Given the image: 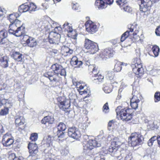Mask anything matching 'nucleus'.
I'll list each match as a JSON object with an SVG mask.
<instances>
[{
	"instance_id": "obj_7",
	"label": "nucleus",
	"mask_w": 160,
	"mask_h": 160,
	"mask_svg": "<svg viewBox=\"0 0 160 160\" xmlns=\"http://www.w3.org/2000/svg\"><path fill=\"white\" fill-rule=\"evenodd\" d=\"M57 26L56 22L53 21L51 20L49 22L45 21L39 24L38 29L40 31L43 30L48 31L51 28H54V29Z\"/></svg>"
},
{
	"instance_id": "obj_53",
	"label": "nucleus",
	"mask_w": 160,
	"mask_h": 160,
	"mask_svg": "<svg viewBox=\"0 0 160 160\" xmlns=\"http://www.w3.org/2000/svg\"><path fill=\"white\" fill-rule=\"evenodd\" d=\"M147 126L149 130L152 129L154 127V125H153V122H149Z\"/></svg>"
},
{
	"instance_id": "obj_19",
	"label": "nucleus",
	"mask_w": 160,
	"mask_h": 160,
	"mask_svg": "<svg viewBox=\"0 0 160 160\" xmlns=\"http://www.w3.org/2000/svg\"><path fill=\"white\" fill-rule=\"evenodd\" d=\"M66 128V126L65 124L60 122L58 126V131L57 135L59 138H62L64 137V133L63 132Z\"/></svg>"
},
{
	"instance_id": "obj_31",
	"label": "nucleus",
	"mask_w": 160,
	"mask_h": 160,
	"mask_svg": "<svg viewBox=\"0 0 160 160\" xmlns=\"http://www.w3.org/2000/svg\"><path fill=\"white\" fill-rule=\"evenodd\" d=\"M104 78V77L101 74L98 73L97 75L94 77L93 81L94 82L99 84V82H101Z\"/></svg>"
},
{
	"instance_id": "obj_16",
	"label": "nucleus",
	"mask_w": 160,
	"mask_h": 160,
	"mask_svg": "<svg viewBox=\"0 0 160 160\" xmlns=\"http://www.w3.org/2000/svg\"><path fill=\"white\" fill-rule=\"evenodd\" d=\"M61 35L60 34L50 32L48 36L49 42L50 43L58 44L60 41Z\"/></svg>"
},
{
	"instance_id": "obj_44",
	"label": "nucleus",
	"mask_w": 160,
	"mask_h": 160,
	"mask_svg": "<svg viewBox=\"0 0 160 160\" xmlns=\"http://www.w3.org/2000/svg\"><path fill=\"white\" fill-rule=\"evenodd\" d=\"M8 113V108H5L2 109L0 112V115L1 116L6 115Z\"/></svg>"
},
{
	"instance_id": "obj_26",
	"label": "nucleus",
	"mask_w": 160,
	"mask_h": 160,
	"mask_svg": "<svg viewBox=\"0 0 160 160\" xmlns=\"http://www.w3.org/2000/svg\"><path fill=\"white\" fill-rule=\"evenodd\" d=\"M54 118L52 116H47L44 117L42 120L41 122L42 124H45L48 123L49 124H52L53 123Z\"/></svg>"
},
{
	"instance_id": "obj_18",
	"label": "nucleus",
	"mask_w": 160,
	"mask_h": 160,
	"mask_svg": "<svg viewBox=\"0 0 160 160\" xmlns=\"http://www.w3.org/2000/svg\"><path fill=\"white\" fill-rule=\"evenodd\" d=\"M22 25H23V24L21 23V21L18 19L15 20L14 22L9 25L8 30L9 33L13 32L14 30Z\"/></svg>"
},
{
	"instance_id": "obj_41",
	"label": "nucleus",
	"mask_w": 160,
	"mask_h": 160,
	"mask_svg": "<svg viewBox=\"0 0 160 160\" xmlns=\"http://www.w3.org/2000/svg\"><path fill=\"white\" fill-rule=\"evenodd\" d=\"M28 6L29 8V11H32L36 10V6L34 3L32 2L30 3Z\"/></svg>"
},
{
	"instance_id": "obj_14",
	"label": "nucleus",
	"mask_w": 160,
	"mask_h": 160,
	"mask_svg": "<svg viewBox=\"0 0 160 160\" xmlns=\"http://www.w3.org/2000/svg\"><path fill=\"white\" fill-rule=\"evenodd\" d=\"M140 1V5L141 10L143 12H146L150 10L152 5L151 0H139Z\"/></svg>"
},
{
	"instance_id": "obj_2",
	"label": "nucleus",
	"mask_w": 160,
	"mask_h": 160,
	"mask_svg": "<svg viewBox=\"0 0 160 160\" xmlns=\"http://www.w3.org/2000/svg\"><path fill=\"white\" fill-rule=\"evenodd\" d=\"M117 117L120 118L123 121H128L132 118V110L129 108H123L119 106L116 109Z\"/></svg>"
},
{
	"instance_id": "obj_47",
	"label": "nucleus",
	"mask_w": 160,
	"mask_h": 160,
	"mask_svg": "<svg viewBox=\"0 0 160 160\" xmlns=\"http://www.w3.org/2000/svg\"><path fill=\"white\" fill-rule=\"evenodd\" d=\"M123 10L126 12H130L132 11V8L129 6L127 5L122 7Z\"/></svg>"
},
{
	"instance_id": "obj_49",
	"label": "nucleus",
	"mask_w": 160,
	"mask_h": 160,
	"mask_svg": "<svg viewBox=\"0 0 160 160\" xmlns=\"http://www.w3.org/2000/svg\"><path fill=\"white\" fill-rule=\"evenodd\" d=\"M62 30V28L58 26V25L55 28L54 30H52V31H53L52 32H54L55 33H59L60 31H61Z\"/></svg>"
},
{
	"instance_id": "obj_61",
	"label": "nucleus",
	"mask_w": 160,
	"mask_h": 160,
	"mask_svg": "<svg viewBox=\"0 0 160 160\" xmlns=\"http://www.w3.org/2000/svg\"><path fill=\"white\" fill-rule=\"evenodd\" d=\"M92 72L94 74L93 76V78L95 76H96L97 75V73H98V71L96 68H95L92 70Z\"/></svg>"
},
{
	"instance_id": "obj_22",
	"label": "nucleus",
	"mask_w": 160,
	"mask_h": 160,
	"mask_svg": "<svg viewBox=\"0 0 160 160\" xmlns=\"http://www.w3.org/2000/svg\"><path fill=\"white\" fill-rule=\"evenodd\" d=\"M71 65L75 68H80L82 66L83 62L82 61L79 60L77 57H73L70 61Z\"/></svg>"
},
{
	"instance_id": "obj_20",
	"label": "nucleus",
	"mask_w": 160,
	"mask_h": 160,
	"mask_svg": "<svg viewBox=\"0 0 160 160\" xmlns=\"http://www.w3.org/2000/svg\"><path fill=\"white\" fill-rule=\"evenodd\" d=\"M140 96L139 94L137 95H133L130 100V105L132 109H137L138 105V103L140 102V100L138 97Z\"/></svg>"
},
{
	"instance_id": "obj_17",
	"label": "nucleus",
	"mask_w": 160,
	"mask_h": 160,
	"mask_svg": "<svg viewBox=\"0 0 160 160\" xmlns=\"http://www.w3.org/2000/svg\"><path fill=\"white\" fill-rule=\"evenodd\" d=\"M22 39L23 41L26 42L29 47H33L37 45V41L35 39L32 37H29L27 35H24Z\"/></svg>"
},
{
	"instance_id": "obj_60",
	"label": "nucleus",
	"mask_w": 160,
	"mask_h": 160,
	"mask_svg": "<svg viewBox=\"0 0 160 160\" xmlns=\"http://www.w3.org/2000/svg\"><path fill=\"white\" fill-rule=\"evenodd\" d=\"M95 159L96 160H105V158L104 156H102L99 157H96L95 158Z\"/></svg>"
},
{
	"instance_id": "obj_57",
	"label": "nucleus",
	"mask_w": 160,
	"mask_h": 160,
	"mask_svg": "<svg viewBox=\"0 0 160 160\" xmlns=\"http://www.w3.org/2000/svg\"><path fill=\"white\" fill-rule=\"evenodd\" d=\"M113 120H111L110 121L108 124V129L109 130H111V127H112V125L113 124Z\"/></svg>"
},
{
	"instance_id": "obj_64",
	"label": "nucleus",
	"mask_w": 160,
	"mask_h": 160,
	"mask_svg": "<svg viewBox=\"0 0 160 160\" xmlns=\"http://www.w3.org/2000/svg\"><path fill=\"white\" fill-rule=\"evenodd\" d=\"M88 67L89 70L92 71L96 68L94 65H90L88 66Z\"/></svg>"
},
{
	"instance_id": "obj_50",
	"label": "nucleus",
	"mask_w": 160,
	"mask_h": 160,
	"mask_svg": "<svg viewBox=\"0 0 160 160\" xmlns=\"http://www.w3.org/2000/svg\"><path fill=\"white\" fill-rule=\"evenodd\" d=\"M103 90L106 93H109L111 92L112 89L111 88H110L108 86H106L104 87L103 88Z\"/></svg>"
},
{
	"instance_id": "obj_32",
	"label": "nucleus",
	"mask_w": 160,
	"mask_h": 160,
	"mask_svg": "<svg viewBox=\"0 0 160 160\" xmlns=\"http://www.w3.org/2000/svg\"><path fill=\"white\" fill-rule=\"evenodd\" d=\"M18 11L20 13L25 12L29 11L28 5L25 4L21 5L19 8Z\"/></svg>"
},
{
	"instance_id": "obj_36",
	"label": "nucleus",
	"mask_w": 160,
	"mask_h": 160,
	"mask_svg": "<svg viewBox=\"0 0 160 160\" xmlns=\"http://www.w3.org/2000/svg\"><path fill=\"white\" fill-rule=\"evenodd\" d=\"M106 77L108 79L111 80L113 79L114 76L113 72L112 71H107L105 72Z\"/></svg>"
},
{
	"instance_id": "obj_11",
	"label": "nucleus",
	"mask_w": 160,
	"mask_h": 160,
	"mask_svg": "<svg viewBox=\"0 0 160 160\" xmlns=\"http://www.w3.org/2000/svg\"><path fill=\"white\" fill-rule=\"evenodd\" d=\"M13 138L9 133H6L2 137V143L4 146L8 148L12 146L14 142Z\"/></svg>"
},
{
	"instance_id": "obj_4",
	"label": "nucleus",
	"mask_w": 160,
	"mask_h": 160,
	"mask_svg": "<svg viewBox=\"0 0 160 160\" xmlns=\"http://www.w3.org/2000/svg\"><path fill=\"white\" fill-rule=\"evenodd\" d=\"M130 139L129 143L132 147H135L143 143L144 138L141 134L134 133L131 134Z\"/></svg>"
},
{
	"instance_id": "obj_8",
	"label": "nucleus",
	"mask_w": 160,
	"mask_h": 160,
	"mask_svg": "<svg viewBox=\"0 0 160 160\" xmlns=\"http://www.w3.org/2000/svg\"><path fill=\"white\" fill-rule=\"evenodd\" d=\"M28 148L30 153L28 158L30 159L32 157L33 158L32 160L36 159L37 158V153L38 151L37 144L35 142H29L28 144Z\"/></svg>"
},
{
	"instance_id": "obj_9",
	"label": "nucleus",
	"mask_w": 160,
	"mask_h": 160,
	"mask_svg": "<svg viewBox=\"0 0 160 160\" xmlns=\"http://www.w3.org/2000/svg\"><path fill=\"white\" fill-rule=\"evenodd\" d=\"M101 144L95 140H89L83 146V152L88 153L95 147H99Z\"/></svg>"
},
{
	"instance_id": "obj_54",
	"label": "nucleus",
	"mask_w": 160,
	"mask_h": 160,
	"mask_svg": "<svg viewBox=\"0 0 160 160\" xmlns=\"http://www.w3.org/2000/svg\"><path fill=\"white\" fill-rule=\"evenodd\" d=\"M68 152V150L65 148L61 150V153L63 155H66Z\"/></svg>"
},
{
	"instance_id": "obj_12",
	"label": "nucleus",
	"mask_w": 160,
	"mask_h": 160,
	"mask_svg": "<svg viewBox=\"0 0 160 160\" xmlns=\"http://www.w3.org/2000/svg\"><path fill=\"white\" fill-rule=\"evenodd\" d=\"M85 27L87 31L91 34L95 33L98 29V27L96 24L90 20L86 22Z\"/></svg>"
},
{
	"instance_id": "obj_30",
	"label": "nucleus",
	"mask_w": 160,
	"mask_h": 160,
	"mask_svg": "<svg viewBox=\"0 0 160 160\" xmlns=\"http://www.w3.org/2000/svg\"><path fill=\"white\" fill-rule=\"evenodd\" d=\"M54 139L53 137L49 136L43 139V142L45 144H46L47 147H49L52 144V142Z\"/></svg>"
},
{
	"instance_id": "obj_5",
	"label": "nucleus",
	"mask_w": 160,
	"mask_h": 160,
	"mask_svg": "<svg viewBox=\"0 0 160 160\" xmlns=\"http://www.w3.org/2000/svg\"><path fill=\"white\" fill-rule=\"evenodd\" d=\"M84 46L88 50L87 52L90 54L95 53L99 49L97 44L88 39H85Z\"/></svg>"
},
{
	"instance_id": "obj_15",
	"label": "nucleus",
	"mask_w": 160,
	"mask_h": 160,
	"mask_svg": "<svg viewBox=\"0 0 160 160\" xmlns=\"http://www.w3.org/2000/svg\"><path fill=\"white\" fill-rule=\"evenodd\" d=\"M58 106L60 109L66 112H69L70 111V101L68 99H64L60 102Z\"/></svg>"
},
{
	"instance_id": "obj_46",
	"label": "nucleus",
	"mask_w": 160,
	"mask_h": 160,
	"mask_svg": "<svg viewBox=\"0 0 160 160\" xmlns=\"http://www.w3.org/2000/svg\"><path fill=\"white\" fill-rule=\"evenodd\" d=\"M8 19L11 23H12L14 22V20H17L15 16L14 15V14L13 13L9 15V16L8 17Z\"/></svg>"
},
{
	"instance_id": "obj_3",
	"label": "nucleus",
	"mask_w": 160,
	"mask_h": 160,
	"mask_svg": "<svg viewBox=\"0 0 160 160\" xmlns=\"http://www.w3.org/2000/svg\"><path fill=\"white\" fill-rule=\"evenodd\" d=\"M121 144L122 142L120 140L117 138H115L108 148V151L111 155L116 157L119 160H120L123 157L120 151L118 149V147Z\"/></svg>"
},
{
	"instance_id": "obj_43",
	"label": "nucleus",
	"mask_w": 160,
	"mask_h": 160,
	"mask_svg": "<svg viewBox=\"0 0 160 160\" xmlns=\"http://www.w3.org/2000/svg\"><path fill=\"white\" fill-rule=\"evenodd\" d=\"M9 160H21L18 157H16L14 153H12L9 155L8 157Z\"/></svg>"
},
{
	"instance_id": "obj_1",
	"label": "nucleus",
	"mask_w": 160,
	"mask_h": 160,
	"mask_svg": "<svg viewBox=\"0 0 160 160\" xmlns=\"http://www.w3.org/2000/svg\"><path fill=\"white\" fill-rule=\"evenodd\" d=\"M51 68L53 72L49 71L44 73L43 76L48 78L51 82L55 83L58 82L59 74L61 76L66 75L65 69L60 65L55 64L52 65Z\"/></svg>"
},
{
	"instance_id": "obj_37",
	"label": "nucleus",
	"mask_w": 160,
	"mask_h": 160,
	"mask_svg": "<svg viewBox=\"0 0 160 160\" xmlns=\"http://www.w3.org/2000/svg\"><path fill=\"white\" fill-rule=\"evenodd\" d=\"M117 4L122 7L126 5L128 3L127 0H118L116 1Z\"/></svg>"
},
{
	"instance_id": "obj_13",
	"label": "nucleus",
	"mask_w": 160,
	"mask_h": 160,
	"mask_svg": "<svg viewBox=\"0 0 160 160\" xmlns=\"http://www.w3.org/2000/svg\"><path fill=\"white\" fill-rule=\"evenodd\" d=\"M68 134L70 137L76 139H79L81 136L80 131L75 127H72L68 129Z\"/></svg>"
},
{
	"instance_id": "obj_28",
	"label": "nucleus",
	"mask_w": 160,
	"mask_h": 160,
	"mask_svg": "<svg viewBox=\"0 0 160 160\" xmlns=\"http://www.w3.org/2000/svg\"><path fill=\"white\" fill-rule=\"evenodd\" d=\"M95 5L99 9H102L107 7V4L102 0H96Z\"/></svg>"
},
{
	"instance_id": "obj_59",
	"label": "nucleus",
	"mask_w": 160,
	"mask_h": 160,
	"mask_svg": "<svg viewBox=\"0 0 160 160\" xmlns=\"http://www.w3.org/2000/svg\"><path fill=\"white\" fill-rule=\"evenodd\" d=\"M72 9L74 10H78L79 8V5L78 3L73 4L72 7Z\"/></svg>"
},
{
	"instance_id": "obj_24",
	"label": "nucleus",
	"mask_w": 160,
	"mask_h": 160,
	"mask_svg": "<svg viewBox=\"0 0 160 160\" xmlns=\"http://www.w3.org/2000/svg\"><path fill=\"white\" fill-rule=\"evenodd\" d=\"M72 53L73 50L70 49L68 47L64 46L61 48V53L64 56H69Z\"/></svg>"
},
{
	"instance_id": "obj_25",
	"label": "nucleus",
	"mask_w": 160,
	"mask_h": 160,
	"mask_svg": "<svg viewBox=\"0 0 160 160\" xmlns=\"http://www.w3.org/2000/svg\"><path fill=\"white\" fill-rule=\"evenodd\" d=\"M102 54L107 58L112 57L113 54V50L111 48L106 49L102 52Z\"/></svg>"
},
{
	"instance_id": "obj_33",
	"label": "nucleus",
	"mask_w": 160,
	"mask_h": 160,
	"mask_svg": "<svg viewBox=\"0 0 160 160\" xmlns=\"http://www.w3.org/2000/svg\"><path fill=\"white\" fill-rule=\"evenodd\" d=\"M152 51L155 57L158 55L159 52V48L157 45H154L152 48Z\"/></svg>"
},
{
	"instance_id": "obj_52",
	"label": "nucleus",
	"mask_w": 160,
	"mask_h": 160,
	"mask_svg": "<svg viewBox=\"0 0 160 160\" xmlns=\"http://www.w3.org/2000/svg\"><path fill=\"white\" fill-rule=\"evenodd\" d=\"M103 112H108L109 111V108L108 103H106L103 106Z\"/></svg>"
},
{
	"instance_id": "obj_29",
	"label": "nucleus",
	"mask_w": 160,
	"mask_h": 160,
	"mask_svg": "<svg viewBox=\"0 0 160 160\" xmlns=\"http://www.w3.org/2000/svg\"><path fill=\"white\" fill-rule=\"evenodd\" d=\"M24 119L22 116H16L15 121L16 124L18 126H20L23 124Z\"/></svg>"
},
{
	"instance_id": "obj_6",
	"label": "nucleus",
	"mask_w": 160,
	"mask_h": 160,
	"mask_svg": "<svg viewBox=\"0 0 160 160\" xmlns=\"http://www.w3.org/2000/svg\"><path fill=\"white\" fill-rule=\"evenodd\" d=\"M131 66L133 71L136 74L140 75L143 73L144 70L139 59L137 58L133 59L131 63Z\"/></svg>"
},
{
	"instance_id": "obj_39",
	"label": "nucleus",
	"mask_w": 160,
	"mask_h": 160,
	"mask_svg": "<svg viewBox=\"0 0 160 160\" xmlns=\"http://www.w3.org/2000/svg\"><path fill=\"white\" fill-rule=\"evenodd\" d=\"M157 139V137L156 136L152 137L148 142V145L149 146H151L152 145L154 142L156 141Z\"/></svg>"
},
{
	"instance_id": "obj_51",
	"label": "nucleus",
	"mask_w": 160,
	"mask_h": 160,
	"mask_svg": "<svg viewBox=\"0 0 160 160\" xmlns=\"http://www.w3.org/2000/svg\"><path fill=\"white\" fill-rule=\"evenodd\" d=\"M82 61L83 62V64H85L86 65H89L90 61L86 57H84Z\"/></svg>"
},
{
	"instance_id": "obj_48",
	"label": "nucleus",
	"mask_w": 160,
	"mask_h": 160,
	"mask_svg": "<svg viewBox=\"0 0 160 160\" xmlns=\"http://www.w3.org/2000/svg\"><path fill=\"white\" fill-rule=\"evenodd\" d=\"M136 25V24H135V25H132L129 28V31L128 30V31L129 32V33H130V32H132L134 30H135V31H136V28L137 25Z\"/></svg>"
},
{
	"instance_id": "obj_62",
	"label": "nucleus",
	"mask_w": 160,
	"mask_h": 160,
	"mask_svg": "<svg viewBox=\"0 0 160 160\" xmlns=\"http://www.w3.org/2000/svg\"><path fill=\"white\" fill-rule=\"evenodd\" d=\"M133 39L135 38V39L134 40L135 41H137V39H140V37H139V36H136V33H133ZM133 40L134 41V40Z\"/></svg>"
},
{
	"instance_id": "obj_42",
	"label": "nucleus",
	"mask_w": 160,
	"mask_h": 160,
	"mask_svg": "<svg viewBox=\"0 0 160 160\" xmlns=\"http://www.w3.org/2000/svg\"><path fill=\"white\" fill-rule=\"evenodd\" d=\"M38 138V134L37 133H33L31 134L30 139L32 141L35 142L37 140Z\"/></svg>"
},
{
	"instance_id": "obj_10",
	"label": "nucleus",
	"mask_w": 160,
	"mask_h": 160,
	"mask_svg": "<svg viewBox=\"0 0 160 160\" xmlns=\"http://www.w3.org/2000/svg\"><path fill=\"white\" fill-rule=\"evenodd\" d=\"M74 85L76 86L77 90L81 95L89 93L90 90L84 83H81L79 82H73Z\"/></svg>"
},
{
	"instance_id": "obj_38",
	"label": "nucleus",
	"mask_w": 160,
	"mask_h": 160,
	"mask_svg": "<svg viewBox=\"0 0 160 160\" xmlns=\"http://www.w3.org/2000/svg\"><path fill=\"white\" fill-rule=\"evenodd\" d=\"M130 34L128 31L124 33L122 36L121 38V41L122 42L124 41L127 38Z\"/></svg>"
},
{
	"instance_id": "obj_23",
	"label": "nucleus",
	"mask_w": 160,
	"mask_h": 160,
	"mask_svg": "<svg viewBox=\"0 0 160 160\" xmlns=\"http://www.w3.org/2000/svg\"><path fill=\"white\" fill-rule=\"evenodd\" d=\"M11 57L17 62L23 61V55L19 52H14L11 55Z\"/></svg>"
},
{
	"instance_id": "obj_21",
	"label": "nucleus",
	"mask_w": 160,
	"mask_h": 160,
	"mask_svg": "<svg viewBox=\"0 0 160 160\" xmlns=\"http://www.w3.org/2000/svg\"><path fill=\"white\" fill-rule=\"evenodd\" d=\"M25 27L22 25L14 30L13 32L9 33L13 34L17 37H19L22 36H23L24 35H25Z\"/></svg>"
},
{
	"instance_id": "obj_55",
	"label": "nucleus",
	"mask_w": 160,
	"mask_h": 160,
	"mask_svg": "<svg viewBox=\"0 0 160 160\" xmlns=\"http://www.w3.org/2000/svg\"><path fill=\"white\" fill-rule=\"evenodd\" d=\"M104 2H105L107 4V5H110L112 4L113 2V0H104Z\"/></svg>"
},
{
	"instance_id": "obj_58",
	"label": "nucleus",
	"mask_w": 160,
	"mask_h": 160,
	"mask_svg": "<svg viewBox=\"0 0 160 160\" xmlns=\"http://www.w3.org/2000/svg\"><path fill=\"white\" fill-rule=\"evenodd\" d=\"M7 100L4 99H0V103L1 106L2 105L5 104L7 102Z\"/></svg>"
},
{
	"instance_id": "obj_40",
	"label": "nucleus",
	"mask_w": 160,
	"mask_h": 160,
	"mask_svg": "<svg viewBox=\"0 0 160 160\" xmlns=\"http://www.w3.org/2000/svg\"><path fill=\"white\" fill-rule=\"evenodd\" d=\"M46 160H54L53 158L54 155H52L51 153H48L46 154L45 156Z\"/></svg>"
},
{
	"instance_id": "obj_63",
	"label": "nucleus",
	"mask_w": 160,
	"mask_h": 160,
	"mask_svg": "<svg viewBox=\"0 0 160 160\" xmlns=\"http://www.w3.org/2000/svg\"><path fill=\"white\" fill-rule=\"evenodd\" d=\"M4 132L2 125L0 124V134H2Z\"/></svg>"
},
{
	"instance_id": "obj_27",
	"label": "nucleus",
	"mask_w": 160,
	"mask_h": 160,
	"mask_svg": "<svg viewBox=\"0 0 160 160\" xmlns=\"http://www.w3.org/2000/svg\"><path fill=\"white\" fill-rule=\"evenodd\" d=\"M0 61L3 67L6 68L8 67L9 58L7 56H5L1 57L0 58Z\"/></svg>"
},
{
	"instance_id": "obj_45",
	"label": "nucleus",
	"mask_w": 160,
	"mask_h": 160,
	"mask_svg": "<svg viewBox=\"0 0 160 160\" xmlns=\"http://www.w3.org/2000/svg\"><path fill=\"white\" fill-rule=\"evenodd\" d=\"M155 102H156L160 101V92H157L154 95Z\"/></svg>"
},
{
	"instance_id": "obj_34",
	"label": "nucleus",
	"mask_w": 160,
	"mask_h": 160,
	"mask_svg": "<svg viewBox=\"0 0 160 160\" xmlns=\"http://www.w3.org/2000/svg\"><path fill=\"white\" fill-rule=\"evenodd\" d=\"M123 63L120 62H117L115 65L114 68V69L115 71L118 72L120 71L122 69L121 66Z\"/></svg>"
},
{
	"instance_id": "obj_56",
	"label": "nucleus",
	"mask_w": 160,
	"mask_h": 160,
	"mask_svg": "<svg viewBox=\"0 0 160 160\" xmlns=\"http://www.w3.org/2000/svg\"><path fill=\"white\" fill-rule=\"evenodd\" d=\"M155 32L157 35L160 36V26L156 29Z\"/></svg>"
},
{
	"instance_id": "obj_35",
	"label": "nucleus",
	"mask_w": 160,
	"mask_h": 160,
	"mask_svg": "<svg viewBox=\"0 0 160 160\" xmlns=\"http://www.w3.org/2000/svg\"><path fill=\"white\" fill-rule=\"evenodd\" d=\"M8 35L7 31L5 29H3L0 31V38L1 39L6 38Z\"/></svg>"
}]
</instances>
